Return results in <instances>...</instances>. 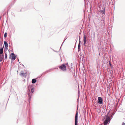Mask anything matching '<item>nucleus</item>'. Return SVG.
Returning a JSON list of instances; mask_svg holds the SVG:
<instances>
[{"instance_id":"1","label":"nucleus","mask_w":125,"mask_h":125,"mask_svg":"<svg viewBox=\"0 0 125 125\" xmlns=\"http://www.w3.org/2000/svg\"><path fill=\"white\" fill-rule=\"evenodd\" d=\"M110 111L108 112L107 115H105L104 116V119H105L104 121V125H106L108 123L110 120V119L109 116L108 115Z\"/></svg>"},{"instance_id":"2","label":"nucleus","mask_w":125,"mask_h":125,"mask_svg":"<svg viewBox=\"0 0 125 125\" xmlns=\"http://www.w3.org/2000/svg\"><path fill=\"white\" fill-rule=\"evenodd\" d=\"M32 86L30 85H29L28 87V89L29 91L28 93V97L29 98V99L28 100V101H30V98L31 97V95H32V94H31V92L30 91V89L31 88Z\"/></svg>"},{"instance_id":"3","label":"nucleus","mask_w":125,"mask_h":125,"mask_svg":"<svg viewBox=\"0 0 125 125\" xmlns=\"http://www.w3.org/2000/svg\"><path fill=\"white\" fill-rule=\"evenodd\" d=\"M59 68L62 71H66V67L65 64H63L59 66Z\"/></svg>"},{"instance_id":"4","label":"nucleus","mask_w":125,"mask_h":125,"mask_svg":"<svg viewBox=\"0 0 125 125\" xmlns=\"http://www.w3.org/2000/svg\"><path fill=\"white\" fill-rule=\"evenodd\" d=\"M78 112L77 111H76L75 115V125H77L78 123Z\"/></svg>"},{"instance_id":"5","label":"nucleus","mask_w":125,"mask_h":125,"mask_svg":"<svg viewBox=\"0 0 125 125\" xmlns=\"http://www.w3.org/2000/svg\"><path fill=\"white\" fill-rule=\"evenodd\" d=\"M98 103L99 104H101L103 103V99L101 97L98 98Z\"/></svg>"},{"instance_id":"6","label":"nucleus","mask_w":125,"mask_h":125,"mask_svg":"<svg viewBox=\"0 0 125 125\" xmlns=\"http://www.w3.org/2000/svg\"><path fill=\"white\" fill-rule=\"evenodd\" d=\"M11 55L12 57V60H14L16 58V57L15 56L14 54V53H11Z\"/></svg>"},{"instance_id":"7","label":"nucleus","mask_w":125,"mask_h":125,"mask_svg":"<svg viewBox=\"0 0 125 125\" xmlns=\"http://www.w3.org/2000/svg\"><path fill=\"white\" fill-rule=\"evenodd\" d=\"M27 75L26 73H24L22 72H21L20 73V75L24 77L26 76Z\"/></svg>"},{"instance_id":"8","label":"nucleus","mask_w":125,"mask_h":125,"mask_svg":"<svg viewBox=\"0 0 125 125\" xmlns=\"http://www.w3.org/2000/svg\"><path fill=\"white\" fill-rule=\"evenodd\" d=\"M83 41L84 42V44L85 45L86 42V38L85 35L83 37Z\"/></svg>"},{"instance_id":"9","label":"nucleus","mask_w":125,"mask_h":125,"mask_svg":"<svg viewBox=\"0 0 125 125\" xmlns=\"http://www.w3.org/2000/svg\"><path fill=\"white\" fill-rule=\"evenodd\" d=\"M4 45H5V48H7L8 47V45L6 41H4Z\"/></svg>"},{"instance_id":"10","label":"nucleus","mask_w":125,"mask_h":125,"mask_svg":"<svg viewBox=\"0 0 125 125\" xmlns=\"http://www.w3.org/2000/svg\"><path fill=\"white\" fill-rule=\"evenodd\" d=\"M36 82V80L35 79H33L31 81L32 83L34 84Z\"/></svg>"},{"instance_id":"11","label":"nucleus","mask_w":125,"mask_h":125,"mask_svg":"<svg viewBox=\"0 0 125 125\" xmlns=\"http://www.w3.org/2000/svg\"><path fill=\"white\" fill-rule=\"evenodd\" d=\"M3 55H0V62H1L2 61L3 58Z\"/></svg>"},{"instance_id":"12","label":"nucleus","mask_w":125,"mask_h":125,"mask_svg":"<svg viewBox=\"0 0 125 125\" xmlns=\"http://www.w3.org/2000/svg\"><path fill=\"white\" fill-rule=\"evenodd\" d=\"M3 53V48L0 49V54H2Z\"/></svg>"},{"instance_id":"13","label":"nucleus","mask_w":125,"mask_h":125,"mask_svg":"<svg viewBox=\"0 0 125 125\" xmlns=\"http://www.w3.org/2000/svg\"><path fill=\"white\" fill-rule=\"evenodd\" d=\"M34 88H32L31 89V93L32 95V93H33L34 92Z\"/></svg>"},{"instance_id":"14","label":"nucleus","mask_w":125,"mask_h":125,"mask_svg":"<svg viewBox=\"0 0 125 125\" xmlns=\"http://www.w3.org/2000/svg\"><path fill=\"white\" fill-rule=\"evenodd\" d=\"M100 12L102 14H104L105 10H101L100 11Z\"/></svg>"},{"instance_id":"15","label":"nucleus","mask_w":125,"mask_h":125,"mask_svg":"<svg viewBox=\"0 0 125 125\" xmlns=\"http://www.w3.org/2000/svg\"><path fill=\"white\" fill-rule=\"evenodd\" d=\"M7 55L6 53H5V59H6L7 58Z\"/></svg>"},{"instance_id":"16","label":"nucleus","mask_w":125,"mask_h":125,"mask_svg":"<svg viewBox=\"0 0 125 125\" xmlns=\"http://www.w3.org/2000/svg\"><path fill=\"white\" fill-rule=\"evenodd\" d=\"M79 40H80L79 39ZM81 47V45H80V40H79V42L78 44V47L80 48Z\"/></svg>"},{"instance_id":"17","label":"nucleus","mask_w":125,"mask_h":125,"mask_svg":"<svg viewBox=\"0 0 125 125\" xmlns=\"http://www.w3.org/2000/svg\"><path fill=\"white\" fill-rule=\"evenodd\" d=\"M4 37L5 38L6 37H7V33L6 32L5 33L4 35Z\"/></svg>"},{"instance_id":"18","label":"nucleus","mask_w":125,"mask_h":125,"mask_svg":"<svg viewBox=\"0 0 125 125\" xmlns=\"http://www.w3.org/2000/svg\"><path fill=\"white\" fill-rule=\"evenodd\" d=\"M78 52H79V51H80V48L78 47Z\"/></svg>"},{"instance_id":"19","label":"nucleus","mask_w":125,"mask_h":125,"mask_svg":"<svg viewBox=\"0 0 125 125\" xmlns=\"http://www.w3.org/2000/svg\"><path fill=\"white\" fill-rule=\"evenodd\" d=\"M66 67H67V66H68V63H67L66 64Z\"/></svg>"},{"instance_id":"20","label":"nucleus","mask_w":125,"mask_h":125,"mask_svg":"<svg viewBox=\"0 0 125 125\" xmlns=\"http://www.w3.org/2000/svg\"><path fill=\"white\" fill-rule=\"evenodd\" d=\"M125 124L124 123H123L122 125H125Z\"/></svg>"},{"instance_id":"21","label":"nucleus","mask_w":125,"mask_h":125,"mask_svg":"<svg viewBox=\"0 0 125 125\" xmlns=\"http://www.w3.org/2000/svg\"><path fill=\"white\" fill-rule=\"evenodd\" d=\"M80 55L81 56H82V55L81 54V52L80 53Z\"/></svg>"},{"instance_id":"22","label":"nucleus","mask_w":125,"mask_h":125,"mask_svg":"<svg viewBox=\"0 0 125 125\" xmlns=\"http://www.w3.org/2000/svg\"><path fill=\"white\" fill-rule=\"evenodd\" d=\"M63 43H62V45H61V48H61L62 46V45L63 44Z\"/></svg>"},{"instance_id":"23","label":"nucleus","mask_w":125,"mask_h":125,"mask_svg":"<svg viewBox=\"0 0 125 125\" xmlns=\"http://www.w3.org/2000/svg\"><path fill=\"white\" fill-rule=\"evenodd\" d=\"M114 115V114H113V115Z\"/></svg>"},{"instance_id":"24","label":"nucleus","mask_w":125,"mask_h":125,"mask_svg":"<svg viewBox=\"0 0 125 125\" xmlns=\"http://www.w3.org/2000/svg\"><path fill=\"white\" fill-rule=\"evenodd\" d=\"M110 63V65H111V64H110V63Z\"/></svg>"}]
</instances>
